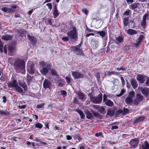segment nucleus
<instances>
[{
  "mask_svg": "<svg viewBox=\"0 0 149 149\" xmlns=\"http://www.w3.org/2000/svg\"><path fill=\"white\" fill-rule=\"evenodd\" d=\"M14 69L17 73L22 72L25 71V63L23 59H15L13 63Z\"/></svg>",
  "mask_w": 149,
  "mask_h": 149,
  "instance_id": "1",
  "label": "nucleus"
},
{
  "mask_svg": "<svg viewBox=\"0 0 149 149\" xmlns=\"http://www.w3.org/2000/svg\"><path fill=\"white\" fill-rule=\"evenodd\" d=\"M39 65L42 67H44L42 68L41 72L44 75H45L48 72L52 66V64L51 63H46L44 61L40 62Z\"/></svg>",
  "mask_w": 149,
  "mask_h": 149,
  "instance_id": "2",
  "label": "nucleus"
},
{
  "mask_svg": "<svg viewBox=\"0 0 149 149\" xmlns=\"http://www.w3.org/2000/svg\"><path fill=\"white\" fill-rule=\"evenodd\" d=\"M67 35L68 37L72 40H77L78 39V33L75 26H72V30L68 32Z\"/></svg>",
  "mask_w": 149,
  "mask_h": 149,
  "instance_id": "3",
  "label": "nucleus"
},
{
  "mask_svg": "<svg viewBox=\"0 0 149 149\" xmlns=\"http://www.w3.org/2000/svg\"><path fill=\"white\" fill-rule=\"evenodd\" d=\"M90 100L93 103L100 104L102 103V93L99 94L97 97H93L91 93L89 94Z\"/></svg>",
  "mask_w": 149,
  "mask_h": 149,
  "instance_id": "4",
  "label": "nucleus"
},
{
  "mask_svg": "<svg viewBox=\"0 0 149 149\" xmlns=\"http://www.w3.org/2000/svg\"><path fill=\"white\" fill-rule=\"evenodd\" d=\"M71 51L77 55L84 56V54L82 48L78 47L76 46H72L71 47Z\"/></svg>",
  "mask_w": 149,
  "mask_h": 149,
  "instance_id": "5",
  "label": "nucleus"
},
{
  "mask_svg": "<svg viewBox=\"0 0 149 149\" xmlns=\"http://www.w3.org/2000/svg\"><path fill=\"white\" fill-rule=\"evenodd\" d=\"M143 96L140 93H138L136 95V97L133 100V104L138 105L139 103L143 100Z\"/></svg>",
  "mask_w": 149,
  "mask_h": 149,
  "instance_id": "6",
  "label": "nucleus"
},
{
  "mask_svg": "<svg viewBox=\"0 0 149 149\" xmlns=\"http://www.w3.org/2000/svg\"><path fill=\"white\" fill-rule=\"evenodd\" d=\"M72 75L74 79H78L82 78L84 77V75L81 72L76 71H72Z\"/></svg>",
  "mask_w": 149,
  "mask_h": 149,
  "instance_id": "7",
  "label": "nucleus"
},
{
  "mask_svg": "<svg viewBox=\"0 0 149 149\" xmlns=\"http://www.w3.org/2000/svg\"><path fill=\"white\" fill-rule=\"evenodd\" d=\"M27 37L30 41V42L32 45L34 46L36 45L37 43V39L36 37L31 36L29 34L27 35Z\"/></svg>",
  "mask_w": 149,
  "mask_h": 149,
  "instance_id": "8",
  "label": "nucleus"
},
{
  "mask_svg": "<svg viewBox=\"0 0 149 149\" xmlns=\"http://www.w3.org/2000/svg\"><path fill=\"white\" fill-rule=\"evenodd\" d=\"M43 87L45 88L50 89L51 86L52 82L49 80L45 79L43 82Z\"/></svg>",
  "mask_w": 149,
  "mask_h": 149,
  "instance_id": "9",
  "label": "nucleus"
},
{
  "mask_svg": "<svg viewBox=\"0 0 149 149\" xmlns=\"http://www.w3.org/2000/svg\"><path fill=\"white\" fill-rule=\"evenodd\" d=\"M27 70L29 74L31 75L34 74L35 71L34 65L32 64L29 66H28Z\"/></svg>",
  "mask_w": 149,
  "mask_h": 149,
  "instance_id": "10",
  "label": "nucleus"
},
{
  "mask_svg": "<svg viewBox=\"0 0 149 149\" xmlns=\"http://www.w3.org/2000/svg\"><path fill=\"white\" fill-rule=\"evenodd\" d=\"M17 84V81L15 79H13L11 81L8 83V86L9 88H15Z\"/></svg>",
  "mask_w": 149,
  "mask_h": 149,
  "instance_id": "11",
  "label": "nucleus"
},
{
  "mask_svg": "<svg viewBox=\"0 0 149 149\" xmlns=\"http://www.w3.org/2000/svg\"><path fill=\"white\" fill-rule=\"evenodd\" d=\"M18 84L22 87L24 89L25 92H26L27 91L28 86L26 83L24 81L18 82Z\"/></svg>",
  "mask_w": 149,
  "mask_h": 149,
  "instance_id": "12",
  "label": "nucleus"
},
{
  "mask_svg": "<svg viewBox=\"0 0 149 149\" xmlns=\"http://www.w3.org/2000/svg\"><path fill=\"white\" fill-rule=\"evenodd\" d=\"M139 143L138 140L136 139H132L130 142V145L131 148L136 147Z\"/></svg>",
  "mask_w": 149,
  "mask_h": 149,
  "instance_id": "13",
  "label": "nucleus"
},
{
  "mask_svg": "<svg viewBox=\"0 0 149 149\" xmlns=\"http://www.w3.org/2000/svg\"><path fill=\"white\" fill-rule=\"evenodd\" d=\"M137 80L140 83L143 84L145 81V79L142 75L139 74L137 76Z\"/></svg>",
  "mask_w": 149,
  "mask_h": 149,
  "instance_id": "14",
  "label": "nucleus"
},
{
  "mask_svg": "<svg viewBox=\"0 0 149 149\" xmlns=\"http://www.w3.org/2000/svg\"><path fill=\"white\" fill-rule=\"evenodd\" d=\"M131 84L134 89L136 88L138 86L136 80L134 78H131L130 81Z\"/></svg>",
  "mask_w": 149,
  "mask_h": 149,
  "instance_id": "15",
  "label": "nucleus"
},
{
  "mask_svg": "<svg viewBox=\"0 0 149 149\" xmlns=\"http://www.w3.org/2000/svg\"><path fill=\"white\" fill-rule=\"evenodd\" d=\"M123 41V37L122 36H119L116 38L115 42L118 45L122 42Z\"/></svg>",
  "mask_w": 149,
  "mask_h": 149,
  "instance_id": "16",
  "label": "nucleus"
},
{
  "mask_svg": "<svg viewBox=\"0 0 149 149\" xmlns=\"http://www.w3.org/2000/svg\"><path fill=\"white\" fill-rule=\"evenodd\" d=\"M13 36L10 35L5 34L2 36V38L4 40L8 41L12 40Z\"/></svg>",
  "mask_w": 149,
  "mask_h": 149,
  "instance_id": "17",
  "label": "nucleus"
},
{
  "mask_svg": "<svg viewBox=\"0 0 149 149\" xmlns=\"http://www.w3.org/2000/svg\"><path fill=\"white\" fill-rule=\"evenodd\" d=\"M146 117L143 116H140L138 118L136 119L134 121V123H137L139 122L143 121L145 119Z\"/></svg>",
  "mask_w": 149,
  "mask_h": 149,
  "instance_id": "18",
  "label": "nucleus"
},
{
  "mask_svg": "<svg viewBox=\"0 0 149 149\" xmlns=\"http://www.w3.org/2000/svg\"><path fill=\"white\" fill-rule=\"evenodd\" d=\"M85 113L86 117L88 119H90L93 117L92 113L89 110L86 109L85 110Z\"/></svg>",
  "mask_w": 149,
  "mask_h": 149,
  "instance_id": "19",
  "label": "nucleus"
},
{
  "mask_svg": "<svg viewBox=\"0 0 149 149\" xmlns=\"http://www.w3.org/2000/svg\"><path fill=\"white\" fill-rule=\"evenodd\" d=\"M127 32L130 35H133L137 33V31L136 30L130 29H129L127 30Z\"/></svg>",
  "mask_w": 149,
  "mask_h": 149,
  "instance_id": "20",
  "label": "nucleus"
},
{
  "mask_svg": "<svg viewBox=\"0 0 149 149\" xmlns=\"http://www.w3.org/2000/svg\"><path fill=\"white\" fill-rule=\"evenodd\" d=\"M75 111L79 113L81 119H84V118L85 117V115L81 110L79 109H75Z\"/></svg>",
  "mask_w": 149,
  "mask_h": 149,
  "instance_id": "21",
  "label": "nucleus"
},
{
  "mask_svg": "<svg viewBox=\"0 0 149 149\" xmlns=\"http://www.w3.org/2000/svg\"><path fill=\"white\" fill-rule=\"evenodd\" d=\"M79 99L83 100L84 99V94L82 92L78 91L76 93Z\"/></svg>",
  "mask_w": 149,
  "mask_h": 149,
  "instance_id": "22",
  "label": "nucleus"
},
{
  "mask_svg": "<svg viewBox=\"0 0 149 149\" xmlns=\"http://www.w3.org/2000/svg\"><path fill=\"white\" fill-rule=\"evenodd\" d=\"M10 113L7 111L0 110V115L2 116H7L10 115Z\"/></svg>",
  "mask_w": 149,
  "mask_h": 149,
  "instance_id": "23",
  "label": "nucleus"
},
{
  "mask_svg": "<svg viewBox=\"0 0 149 149\" xmlns=\"http://www.w3.org/2000/svg\"><path fill=\"white\" fill-rule=\"evenodd\" d=\"M139 3H134L132 4H131L129 6V8L132 10H134L138 6H139Z\"/></svg>",
  "mask_w": 149,
  "mask_h": 149,
  "instance_id": "24",
  "label": "nucleus"
},
{
  "mask_svg": "<svg viewBox=\"0 0 149 149\" xmlns=\"http://www.w3.org/2000/svg\"><path fill=\"white\" fill-rule=\"evenodd\" d=\"M125 102L127 104H131L133 102V98L127 96L125 99Z\"/></svg>",
  "mask_w": 149,
  "mask_h": 149,
  "instance_id": "25",
  "label": "nucleus"
},
{
  "mask_svg": "<svg viewBox=\"0 0 149 149\" xmlns=\"http://www.w3.org/2000/svg\"><path fill=\"white\" fill-rule=\"evenodd\" d=\"M104 104L107 106L110 107H112L114 105L113 102L110 100H108L104 102Z\"/></svg>",
  "mask_w": 149,
  "mask_h": 149,
  "instance_id": "26",
  "label": "nucleus"
},
{
  "mask_svg": "<svg viewBox=\"0 0 149 149\" xmlns=\"http://www.w3.org/2000/svg\"><path fill=\"white\" fill-rule=\"evenodd\" d=\"M142 93L146 96L148 95L149 91L148 88H144L141 90Z\"/></svg>",
  "mask_w": 149,
  "mask_h": 149,
  "instance_id": "27",
  "label": "nucleus"
},
{
  "mask_svg": "<svg viewBox=\"0 0 149 149\" xmlns=\"http://www.w3.org/2000/svg\"><path fill=\"white\" fill-rule=\"evenodd\" d=\"M51 74L53 76H55L57 77L59 76V75L58 74L56 71L53 69H50Z\"/></svg>",
  "mask_w": 149,
  "mask_h": 149,
  "instance_id": "28",
  "label": "nucleus"
},
{
  "mask_svg": "<svg viewBox=\"0 0 149 149\" xmlns=\"http://www.w3.org/2000/svg\"><path fill=\"white\" fill-rule=\"evenodd\" d=\"M98 42L95 39H92L91 45L93 47H96L97 45Z\"/></svg>",
  "mask_w": 149,
  "mask_h": 149,
  "instance_id": "29",
  "label": "nucleus"
},
{
  "mask_svg": "<svg viewBox=\"0 0 149 149\" xmlns=\"http://www.w3.org/2000/svg\"><path fill=\"white\" fill-rule=\"evenodd\" d=\"M115 113V111L114 110H108L107 111V114L110 116H113L114 115Z\"/></svg>",
  "mask_w": 149,
  "mask_h": 149,
  "instance_id": "30",
  "label": "nucleus"
},
{
  "mask_svg": "<svg viewBox=\"0 0 149 149\" xmlns=\"http://www.w3.org/2000/svg\"><path fill=\"white\" fill-rule=\"evenodd\" d=\"M96 34L99 35L102 38L104 37L106 35V33L104 31H97Z\"/></svg>",
  "mask_w": 149,
  "mask_h": 149,
  "instance_id": "31",
  "label": "nucleus"
},
{
  "mask_svg": "<svg viewBox=\"0 0 149 149\" xmlns=\"http://www.w3.org/2000/svg\"><path fill=\"white\" fill-rule=\"evenodd\" d=\"M16 91L17 92H19L22 93L23 92V89L19 86H18L17 84L16 87L15 88Z\"/></svg>",
  "mask_w": 149,
  "mask_h": 149,
  "instance_id": "32",
  "label": "nucleus"
},
{
  "mask_svg": "<svg viewBox=\"0 0 149 149\" xmlns=\"http://www.w3.org/2000/svg\"><path fill=\"white\" fill-rule=\"evenodd\" d=\"M142 149H149V145L147 141H146L144 143V146L142 147Z\"/></svg>",
  "mask_w": 149,
  "mask_h": 149,
  "instance_id": "33",
  "label": "nucleus"
},
{
  "mask_svg": "<svg viewBox=\"0 0 149 149\" xmlns=\"http://www.w3.org/2000/svg\"><path fill=\"white\" fill-rule=\"evenodd\" d=\"M98 111L100 113L103 114H105L106 112V111H105V109L103 106L100 107L99 109H98Z\"/></svg>",
  "mask_w": 149,
  "mask_h": 149,
  "instance_id": "34",
  "label": "nucleus"
},
{
  "mask_svg": "<svg viewBox=\"0 0 149 149\" xmlns=\"http://www.w3.org/2000/svg\"><path fill=\"white\" fill-rule=\"evenodd\" d=\"M124 25L125 26H127L129 23V19L128 17H125L123 20Z\"/></svg>",
  "mask_w": 149,
  "mask_h": 149,
  "instance_id": "35",
  "label": "nucleus"
},
{
  "mask_svg": "<svg viewBox=\"0 0 149 149\" xmlns=\"http://www.w3.org/2000/svg\"><path fill=\"white\" fill-rule=\"evenodd\" d=\"M26 30H25L24 29L23 30H18L17 31V33L19 34V35L21 37H23L24 36V31H25V33L26 32Z\"/></svg>",
  "mask_w": 149,
  "mask_h": 149,
  "instance_id": "36",
  "label": "nucleus"
},
{
  "mask_svg": "<svg viewBox=\"0 0 149 149\" xmlns=\"http://www.w3.org/2000/svg\"><path fill=\"white\" fill-rule=\"evenodd\" d=\"M94 116L95 117H97L98 118H101L102 117V116L98 112H96L95 111H93L92 112Z\"/></svg>",
  "mask_w": 149,
  "mask_h": 149,
  "instance_id": "37",
  "label": "nucleus"
},
{
  "mask_svg": "<svg viewBox=\"0 0 149 149\" xmlns=\"http://www.w3.org/2000/svg\"><path fill=\"white\" fill-rule=\"evenodd\" d=\"M144 38V37L143 35H140L138 39L136 40V42H138L139 43H141L143 39Z\"/></svg>",
  "mask_w": 149,
  "mask_h": 149,
  "instance_id": "38",
  "label": "nucleus"
},
{
  "mask_svg": "<svg viewBox=\"0 0 149 149\" xmlns=\"http://www.w3.org/2000/svg\"><path fill=\"white\" fill-rule=\"evenodd\" d=\"M27 83H29L32 80V79L33 78V76H31L29 75L28 74L26 76Z\"/></svg>",
  "mask_w": 149,
  "mask_h": 149,
  "instance_id": "39",
  "label": "nucleus"
},
{
  "mask_svg": "<svg viewBox=\"0 0 149 149\" xmlns=\"http://www.w3.org/2000/svg\"><path fill=\"white\" fill-rule=\"evenodd\" d=\"M58 93H61V95L63 96V97H65L67 94V93L66 91H65L64 90L59 91L58 92Z\"/></svg>",
  "mask_w": 149,
  "mask_h": 149,
  "instance_id": "40",
  "label": "nucleus"
},
{
  "mask_svg": "<svg viewBox=\"0 0 149 149\" xmlns=\"http://www.w3.org/2000/svg\"><path fill=\"white\" fill-rule=\"evenodd\" d=\"M129 112V110L127 108H125L124 107L123 108V114L125 115L127 114Z\"/></svg>",
  "mask_w": 149,
  "mask_h": 149,
  "instance_id": "41",
  "label": "nucleus"
},
{
  "mask_svg": "<svg viewBox=\"0 0 149 149\" xmlns=\"http://www.w3.org/2000/svg\"><path fill=\"white\" fill-rule=\"evenodd\" d=\"M53 15H54V18H56L59 15V13H58V10L54 11Z\"/></svg>",
  "mask_w": 149,
  "mask_h": 149,
  "instance_id": "42",
  "label": "nucleus"
},
{
  "mask_svg": "<svg viewBox=\"0 0 149 149\" xmlns=\"http://www.w3.org/2000/svg\"><path fill=\"white\" fill-rule=\"evenodd\" d=\"M123 114V110L122 109H120L116 111L115 113V115L116 116H118L120 114Z\"/></svg>",
  "mask_w": 149,
  "mask_h": 149,
  "instance_id": "43",
  "label": "nucleus"
},
{
  "mask_svg": "<svg viewBox=\"0 0 149 149\" xmlns=\"http://www.w3.org/2000/svg\"><path fill=\"white\" fill-rule=\"evenodd\" d=\"M35 127L36 128L41 129L43 125L40 123H37L35 124Z\"/></svg>",
  "mask_w": 149,
  "mask_h": 149,
  "instance_id": "44",
  "label": "nucleus"
},
{
  "mask_svg": "<svg viewBox=\"0 0 149 149\" xmlns=\"http://www.w3.org/2000/svg\"><path fill=\"white\" fill-rule=\"evenodd\" d=\"M74 138L75 139H78L79 142L81 141V138L79 134H75L74 136Z\"/></svg>",
  "mask_w": 149,
  "mask_h": 149,
  "instance_id": "45",
  "label": "nucleus"
},
{
  "mask_svg": "<svg viewBox=\"0 0 149 149\" xmlns=\"http://www.w3.org/2000/svg\"><path fill=\"white\" fill-rule=\"evenodd\" d=\"M146 25V20L142 19L141 21V25L143 27H145Z\"/></svg>",
  "mask_w": 149,
  "mask_h": 149,
  "instance_id": "46",
  "label": "nucleus"
},
{
  "mask_svg": "<svg viewBox=\"0 0 149 149\" xmlns=\"http://www.w3.org/2000/svg\"><path fill=\"white\" fill-rule=\"evenodd\" d=\"M135 95V93L134 91H130L129 93V95L128 96L133 98V97H134Z\"/></svg>",
  "mask_w": 149,
  "mask_h": 149,
  "instance_id": "47",
  "label": "nucleus"
},
{
  "mask_svg": "<svg viewBox=\"0 0 149 149\" xmlns=\"http://www.w3.org/2000/svg\"><path fill=\"white\" fill-rule=\"evenodd\" d=\"M65 79H66V81L67 83L68 84H70L71 83V79H72L70 78V77H65Z\"/></svg>",
  "mask_w": 149,
  "mask_h": 149,
  "instance_id": "48",
  "label": "nucleus"
},
{
  "mask_svg": "<svg viewBox=\"0 0 149 149\" xmlns=\"http://www.w3.org/2000/svg\"><path fill=\"white\" fill-rule=\"evenodd\" d=\"M44 105L45 104L44 103H42L40 104H38L36 107V108L38 109L42 108L44 107Z\"/></svg>",
  "mask_w": 149,
  "mask_h": 149,
  "instance_id": "49",
  "label": "nucleus"
},
{
  "mask_svg": "<svg viewBox=\"0 0 149 149\" xmlns=\"http://www.w3.org/2000/svg\"><path fill=\"white\" fill-rule=\"evenodd\" d=\"M115 7L113 6L112 7V8L111 9V11L110 12V14L111 15H113V14L115 12Z\"/></svg>",
  "mask_w": 149,
  "mask_h": 149,
  "instance_id": "50",
  "label": "nucleus"
},
{
  "mask_svg": "<svg viewBox=\"0 0 149 149\" xmlns=\"http://www.w3.org/2000/svg\"><path fill=\"white\" fill-rule=\"evenodd\" d=\"M15 10L13 9L12 8H8V13H14L15 12Z\"/></svg>",
  "mask_w": 149,
  "mask_h": 149,
  "instance_id": "51",
  "label": "nucleus"
},
{
  "mask_svg": "<svg viewBox=\"0 0 149 149\" xmlns=\"http://www.w3.org/2000/svg\"><path fill=\"white\" fill-rule=\"evenodd\" d=\"M8 8H7L6 7H3L2 8L1 10L4 12L8 13Z\"/></svg>",
  "mask_w": 149,
  "mask_h": 149,
  "instance_id": "52",
  "label": "nucleus"
},
{
  "mask_svg": "<svg viewBox=\"0 0 149 149\" xmlns=\"http://www.w3.org/2000/svg\"><path fill=\"white\" fill-rule=\"evenodd\" d=\"M82 12L84 13L86 15H87L88 13V11L86 8H84L82 10Z\"/></svg>",
  "mask_w": 149,
  "mask_h": 149,
  "instance_id": "53",
  "label": "nucleus"
},
{
  "mask_svg": "<svg viewBox=\"0 0 149 149\" xmlns=\"http://www.w3.org/2000/svg\"><path fill=\"white\" fill-rule=\"evenodd\" d=\"M118 128V126L117 125H113L111 127V130H114L117 129Z\"/></svg>",
  "mask_w": 149,
  "mask_h": 149,
  "instance_id": "54",
  "label": "nucleus"
},
{
  "mask_svg": "<svg viewBox=\"0 0 149 149\" xmlns=\"http://www.w3.org/2000/svg\"><path fill=\"white\" fill-rule=\"evenodd\" d=\"M125 92V89H122L120 91V93L118 95H117V96L119 97V96H120L123 95V94Z\"/></svg>",
  "mask_w": 149,
  "mask_h": 149,
  "instance_id": "55",
  "label": "nucleus"
},
{
  "mask_svg": "<svg viewBox=\"0 0 149 149\" xmlns=\"http://www.w3.org/2000/svg\"><path fill=\"white\" fill-rule=\"evenodd\" d=\"M48 8L50 9L51 10L52 8V5L51 3H49L46 4Z\"/></svg>",
  "mask_w": 149,
  "mask_h": 149,
  "instance_id": "56",
  "label": "nucleus"
},
{
  "mask_svg": "<svg viewBox=\"0 0 149 149\" xmlns=\"http://www.w3.org/2000/svg\"><path fill=\"white\" fill-rule=\"evenodd\" d=\"M79 102V100L78 98L76 97H75L73 101V103L78 104Z\"/></svg>",
  "mask_w": 149,
  "mask_h": 149,
  "instance_id": "57",
  "label": "nucleus"
},
{
  "mask_svg": "<svg viewBox=\"0 0 149 149\" xmlns=\"http://www.w3.org/2000/svg\"><path fill=\"white\" fill-rule=\"evenodd\" d=\"M68 37H63L62 38V40L64 41H68L69 40Z\"/></svg>",
  "mask_w": 149,
  "mask_h": 149,
  "instance_id": "58",
  "label": "nucleus"
},
{
  "mask_svg": "<svg viewBox=\"0 0 149 149\" xmlns=\"http://www.w3.org/2000/svg\"><path fill=\"white\" fill-rule=\"evenodd\" d=\"M6 79V77L5 75H2L0 77V79L2 81H4Z\"/></svg>",
  "mask_w": 149,
  "mask_h": 149,
  "instance_id": "59",
  "label": "nucleus"
},
{
  "mask_svg": "<svg viewBox=\"0 0 149 149\" xmlns=\"http://www.w3.org/2000/svg\"><path fill=\"white\" fill-rule=\"evenodd\" d=\"M131 11L130 10H128L126 11L124 13V15H127V16L129 15H130V12H131Z\"/></svg>",
  "mask_w": 149,
  "mask_h": 149,
  "instance_id": "60",
  "label": "nucleus"
},
{
  "mask_svg": "<svg viewBox=\"0 0 149 149\" xmlns=\"http://www.w3.org/2000/svg\"><path fill=\"white\" fill-rule=\"evenodd\" d=\"M103 101L104 102H105L108 100L107 97V95L105 94H104L103 95Z\"/></svg>",
  "mask_w": 149,
  "mask_h": 149,
  "instance_id": "61",
  "label": "nucleus"
},
{
  "mask_svg": "<svg viewBox=\"0 0 149 149\" xmlns=\"http://www.w3.org/2000/svg\"><path fill=\"white\" fill-rule=\"evenodd\" d=\"M95 136L96 137H98L99 136H103V135L102 134V132H100L98 133H96L95 134Z\"/></svg>",
  "mask_w": 149,
  "mask_h": 149,
  "instance_id": "62",
  "label": "nucleus"
},
{
  "mask_svg": "<svg viewBox=\"0 0 149 149\" xmlns=\"http://www.w3.org/2000/svg\"><path fill=\"white\" fill-rule=\"evenodd\" d=\"M149 16V14L147 13H145L143 16V19L146 20L147 17Z\"/></svg>",
  "mask_w": 149,
  "mask_h": 149,
  "instance_id": "63",
  "label": "nucleus"
},
{
  "mask_svg": "<svg viewBox=\"0 0 149 149\" xmlns=\"http://www.w3.org/2000/svg\"><path fill=\"white\" fill-rule=\"evenodd\" d=\"M146 77H147L148 78L146 79V81L145 83L146 85H147L148 86H149V77L147 76H146Z\"/></svg>",
  "mask_w": 149,
  "mask_h": 149,
  "instance_id": "64",
  "label": "nucleus"
}]
</instances>
